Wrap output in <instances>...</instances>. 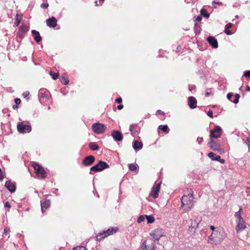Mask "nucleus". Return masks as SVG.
Masks as SVG:
<instances>
[{"instance_id":"7","label":"nucleus","mask_w":250,"mask_h":250,"mask_svg":"<svg viewBox=\"0 0 250 250\" xmlns=\"http://www.w3.org/2000/svg\"><path fill=\"white\" fill-rule=\"evenodd\" d=\"M210 132V139H216L220 138L222 133V129L219 126H215L214 128L212 129H211L209 131Z\"/></svg>"},{"instance_id":"32","label":"nucleus","mask_w":250,"mask_h":250,"mask_svg":"<svg viewBox=\"0 0 250 250\" xmlns=\"http://www.w3.org/2000/svg\"><path fill=\"white\" fill-rule=\"evenodd\" d=\"M49 74L52 76V79L54 80L57 79L59 76V74L58 73L52 71L49 72Z\"/></svg>"},{"instance_id":"64","label":"nucleus","mask_w":250,"mask_h":250,"mask_svg":"<svg viewBox=\"0 0 250 250\" xmlns=\"http://www.w3.org/2000/svg\"><path fill=\"white\" fill-rule=\"evenodd\" d=\"M216 4H221L222 3L221 2H217Z\"/></svg>"},{"instance_id":"43","label":"nucleus","mask_w":250,"mask_h":250,"mask_svg":"<svg viewBox=\"0 0 250 250\" xmlns=\"http://www.w3.org/2000/svg\"><path fill=\"white\" fill-rule=\"evenodd\" d=\"M224 32L228 35H230L232 34L231 31L229 30V29L227 28L225 29Z\"/></svg>"},{"instance_id":"10","label":"nucleus","mask_w":250,"mask_h":250,"mask_svg":"<svg viewBox=\"0 0 250 250\" xmlns=\"http://www.w3.org/2000/svg\"><path fill=\"white\" fill-rule=\"evenodd\" d=\"M95 158L94 156L90 155L86 156L82 161V164L85 167L92 165L95 162Z\"/></svg>"},{"instance_id":"46","label":"nucleus","mask_w":250,"mask_h":250,"mask_svg":"<svg viewBox=\"0 0 250 250\" xmlns=\"http://www.w3.org/2000/svg\"><path fill=\"white\" fill-rule=\"evenodd\" d=\"M155 114L156 115H164L165 114V113H164V112L162 111V110H157Z\"/></svg>"},{"instance_id":"35","label":"nucleus","mask_w":250,"mask_h":250,"mask_svg":"<svg viewBox=\"0 0 250 250\" xmlns=\"http://www.w3.org/2000/svg\"><path fill=\"white\" fill-rule=\"evenodd\" d=\"M240 95L239 94H236L235 95V99L233 101V103L236 104L239 102V99L240 98Z\"/></svg>"},{"instance_id":"26","label":"nucleus","mask_w":250,"mask_h":250,"mask_svg":"<svg viewBox=\"0 0 250 250\" xmlns=\"http://www.w3.org/2000/svg\"><path fill=\"white\" fill-rule=\"evenodd\" d=\"M145 216L146 217V219L147 220V223L148 224H151L154 222L155 219H154L153 216L151 215H145Z\"/></svg>"},{"instance_id":"57","label":"nucleus","mask_w":250,"mask_h":250,"mask_svg":"<svg viewBox=\"0 0 250 250\" xmlns=\"http://www.w3.org/2000/svg\"><path fill=\"white\" fill-rule=\"evenodd\" d=\"M122 99L121 97L118 98L116 99V102L118 104L122 103Z\"/></svg>"},{"instance_id":"41","label":"nucleus","mask_w":250,"mask_h":250,"mask_svg":"<svg viewBox=\"0 0 250 250\" xmlns=\"http://www.w3.org/2000/svg\"><path fill=\"white\" fill-rule=\"evenodd\" d=\"M244 75L247 78H250V70L246 71L244 72Z\"/></svg>"},{"instance_id":"22","label":"nucleus","mask_w":250,"mask_h":250,"mask_svg":"<svg viewBox=\"0 0 250 250\" xmlns=\"http://www.w3.org/2000/svg\"><path fill=\"white\" fill-rule=\"evenodd\" d=\"M50 206V200L45 199V200L42 203H41L42 211L43 212L44 209H48Z\"/></svg>"},{"instance_id":"60","label":"nucleus","mask_w":250,"mask_h":250,"mask_svg":"<svg viewBox=\"0 0 250 250\" xmlns=\"http://www.w3.org/2000/svg\"><path fill=\"white\" fill-rule=\"evenodd\" d=\"M246 90L248 91H250V87L249 85H247Z\"/></svg>"},{"instance_id":"17","label":"nucleus","mask_w":250,"mask_h":250,"mask_svg":"<svg viewBox=\"0 0 250 250\" xmlns=\"http://www.w3.org/2000/svg\"><path fill=\"white\" fill-rule=\"evenodd\" d=\"M5 187L11 193H13L16 191V186L11 181H7L5 183Z\"/></svg>"},{"instance_id":"54","label":"nucleus","mask_w":250,"mask_h":250,"mask_svg":"<svg viewBox=\"0 0 250 250\" xmlns=\"http://www.w3.org/2000/svg\"><path fill=\"white\" fill-rule=\"evenodd\" d=\"M232 24L231 23H229L226 24L225 26V28L229 29L232 27Z\"/></svg>"},{"instance_id":"51","label":"nucleus","mask_w":250,"mask_h":250,"mask_svg":"<svg viewBox=\"0 0 250 250\" xmlns=\"http://www.w3.org/2000/svg\"><path fill=\"white\" fill-rule=\"evenodd\" d=\"M203 138L202 137H198L197 139V141L198 142V144L200 145L201 143L203 142Z\"/></svg>"},{"instance_id":"59","label":"nucleus","mask_w":250,"mask_h":250,"mask_svg":"<svg viewBox=\"0 0 250 250\" xmlns=\"http://www.w3.org/2000/svg\"><path fill=\"white\" fill-rule=\"evenodd\" d=\"M18 108H19L18 105H17V104H15V105H13V109H16Z\"/></svg>"},{"instance_id":"29","label":"nucleus","mask_w":250,"mask_h":250,"mask_svg":"<svg viewBox=\"0 0 250 250\" xmlns=\"http://www.w3.org/2000/svg\"><path fill=\"white\" fill-rule=\"evenodd\" d=\"M201 14L202 16L206 18H208L209 16V14L207 12V10L205 9H202L201 10Z\"/></svg>"},{"instance_id":"16","label":"nucleus","mask_w":250,"mask_h":250,"mask_svg":"<svg viewBox=\"0 0 250 250\" xmlns=\"http://www.w3.org/2000/svg\"><path fill=\"white\" fill-rule=\"evenodd\" d=\"M207 41L212 48H217L218 47V41L215 37L209 36L207 38Z\"/></svg>"},{"instance_id":"38","label":"nucleus","mask_w":250,"mask_h":250,"mask_svg":"<svg viewBox=\"0 0 250 250\" xmlns=\"http://www.w3.org/2000/svg\"><path fill=\"white\" fill-rule=\"evenodd\" d=\"M195 229H196V228H195L193 227H192V226H191V225H190V226L189 227L188 230H189L190 232L194 233H195Z\"/></svg>"},{"instance_id":"19","label":"nucleus","mask_w":250,"mask_h":250,"mask_svg":"<svg viewBox=\"0 0 250 250\" xmlns=\"http://www.w3.org/2000/svg\"><path fill=\"white\" fill-rule=\"evenodd\" d=\"M49 92L48 91H44V90H40L39 91V100L41 102L44 99L47 98L49 97Z\"/></svg>"},{"instance_id":"31","label":"nucleus","mask_w":250,"mask_h":250,"mask_svg":"<svg viewBox=\"0 0 250 250\" xmlns=\"http://www.w3.org/2000/svg\"><path fill=\"white\" fill-rule=\"evenodd\" d=\"M129 169L130 170L132 171H135L137 169V165H135L134 164H130L128 166Z\"/></svg>"},{"instance_id":"39","label":"nucleus","mask_w":250,"mask_h":250,"mask_svg":"<svg viewBox=\"0 0 250 250\" xmlns=\"http://www.w3.org/2000/svg\"><path fill=\"white\" fill-rule=\"evenodd\" d=\"M246 144L249 147V150L250 151V138H248L247 139L246 141H245Z\"/></svg>"},{"instance_id":"27","label":"nucleus","mask_w":250,"mask_h":250,"mask_svg":"<svg viewBox=\"0 0 250 250\" xmlns=\"http://www.w3.org/2000/svg\"><path fill=\"white\" fill-rule=\"evenodd\" d=\"M158 128L164 132H168L169 130L167 125H161Z\"/></svg>"},{"instance_id":"40","label":"nucleus","mask_w":250,"mask_h":250,"mask_svg":"<svg viewBox=\"0 0 250 250\" xmlns=\"http://www.w3.org/2000/svg\"><path fill=\"white\" fill-rule=\"evenodd\" d=\"M20 30L21 32L22 33L25 32L27 30V28L26 26H21V27Z\"/></svg>"},{"instance_id":"8","label":"nucleus","mask_w":250,"mask_h":250,"mask_svg":"<svg viewBox=\"0 0 250 250\" xmlns=\"http://www.w3.org/2000/svg\"><path fill=\"white\" fill-rule=\"evenodd\" d=\"M33 167L35 169L36 174L38 176H41V178H44L46 176V173L44 168L39 164L34 163Z\"/></svg>"},{"instance_id":"11","label":"nucleus","mask_w":250,"mask_h":250,"mask_svg":"<svg viewBox=\"0 0 250 250\" xmlns=\"http://www.w3.org/2000/svg\"><path fill=\"white\" fill-rule=\"evenodd\" d=\"M161 183H159L152 187L151 190L149 193V195L152 197L154 199H156L158 197L159 192L160 191Z\"/></svg>"},{"instance_id":"45","label":"nucleus","mask_w":250,"mask_h":250,"mask_svg":"<svg viewBox=\"0 0 250 250\" xmlns=\"http://www.w3.org/2000/svg\"><path fill=\"white\" fill-rule=\"evenodd\" d=\"M10 232V230L9 229V228H5L4 229V232H3V233L4 234H7L8 233H9V232Z\"/></svg>"},{"instance_id":"36","label":"nucleus","mask_w":250,"mask_h":250,"mask_svg":"<svg viewBox=\"0 0 250 250\" xmlns=\"http://www.w3.org/2000/svg\"><path fill=\"white\" fill-rule=\"evenodd\" d=\"M145 220V216L140 215L137 219V222L138 223H141Z\"/></svg>"},{"instance_id":"6","label":"nucleus","mask_w":250,"mask_h":250,"mask_svg":"<svg viewBox=\"0 0 250 250\" xmlns=\"http://www.w3.org/2000/svg\"><path fill=\"white\" fill-rule=\"evenodd\" d=\"M92 129L94 133L100 134L105 131L106 129V126L103 124L96 123L93 124Z\"/></svg>"},{"instance_id":"3","label":"nucleus","mask_w":250,"mask_h":250,"mask_svg":"<svg viewBox=\"0 0 250 250\" xmlns=\"http://www.w3.org/2000/svg\"><path fill=\"white\" fill-rule=\"evenodd\" d=\"M242 212V208H240L239 211L236 212L235 214V217L237 219V226L236 227V230L237 232L243 230L246 227V223L241 216V213Z\"/></svg>"},{"instance_id":"55","label":"nucleus","mask_w":250,"mask_h":250,"mask_svg":"<svg viewBox=\"0 0 250 250\" xmlns=\"http://www.w3.org/2000/svg\"><path fill=\"white\" fill-rule=\"evenodd\" d=\"M202 17L201 16H198L195 19V21H200L202 20Z\"/></svg>"},{"instance_id":"61","label":"nucleus","mask_w":250,"mask_h":250,"mask_svg":"<svg viewBox=\"0 0 250 250\" xmlns=\"http://www.w3.org/2000/svg\"><path fill=\"white\" fill-rule=\"evenodd\" d=\"M209 94H210V93H209V92H208V91H207V92H206V96H208V95H209Z\"/></svg>"},{"instance_id":"37","label":"nucleus","mask_w":250,"mask_h":250,"mask_svg":"<svg viewBox=\"0 0 250 250\" xmlns=\"http://www.w3.org/2000/svg\"><path fill=\"white\" fill-rule=\"evenodd\" d=\"M73 250H87L85 247L78 246L73 249Z\"/></svg>"},{"instance_id":"24","label":"nucleus","mask_w":250,"mask_h":250,"mask_svg":"<svg viewBox=\"0 0 250 250\" xmlns=\"http://www.w3.org/2000/svg\"><path fill=\"white\" fill-rule=\"evenodd\" d=\"M61 82L64 85H66L69 83V80L67 77L65 76V74H63L61 76L60 78Z\"/></svg>"},{"instance_id":"12","label":"nucleus","mask_w":250,"mask_h":250,"mask_svg":"<svg viewBox=\"0 0 250 250\" xmlns=\"http://www.w3.org/2000/svg\"><path fill=\"white\" fill-rule=\"evenodd\" d=\"M163 232L162 229H157L150 233V236L155 240H159L163 236Z\"/></svg>"},{"instance_id":"4","label":"nucleus","mask_w":250,"mask_h":250,"mask_svg":"<svg viewBox=\"0 0 250 250\" xmlns=\"http://www.w3.org/2000/svg\"><path fill=\"white\" fill-rule=\"evenodd\" d=\"M109 167V166L105 162L100 160L97 164L91 167L90 174H93L92 171L96 172L102 171Z\"/></svg>"},{"instance_id":"15","label":"nucleus","mask_w":250,"mask_h":250,"mask_svg":"<svg viewBox=\"0 0 250 250\" xmlns=\"http://www.w3.org/2000/svg\"><path fill=\"white\" fill-rule=\"evenodd\" d=\"M209 147L213 151H220L221 150L220 145L213 139H211L209 142Z\"/></svg>"},{"instance_id":"20","label":"nucleus","mask_w":250,"mask_h":250,"mask_svg":"<svg viewBox=\"0 0 250 250\" xmlns=\"http://www.w3.org/2000/svg\"><path fill=\"white\" fill-rule=\"evenodd\" d=\"M196 103L197 101L194 97L190 96L188 98V104L190 108H195L196 107Z\"/></svg>"},{"instance_id":"28","label":"nucleus","mask_w":250,"mask_h":250,"mask_svg":"<svg viewBox=\"0 0 250 250\" xmlns=\"http://www.w3.org/2000/svg\"><path fill=\"white\" fill-rule=\"evenodd\" d=\"M137 126V124H132L129 126V130L132 135H134L135 133V129Z\"/></svg>"},{"instance_id":"58","label":"nucleus","mask_w":250,"mask_h":250,"mask_svg":"<svg viewBox=\"0 0 250 250\" xmlns=\"http://www.w3.org/2000/svg\"><path fill=\"white\" fill-rule=\"evenodd\" d=\"M124 107V106L123 104H119L118 106H117V109H122V108H123Z\"/></svg>"},{"instance_id":"42","label":"nucleus","mask_w":250,"mask_h":250,"mask_svg":"<svg viewBox=\"0 0 250 250\" xmlns=\"http://www.w3.org/2000/svg\"><path fill=\"white\" fill-rule=\"evenodd\" d=\"M233 95L232 93H229L228 94H227V99L231 101V98L232 97H233Z\"/></svg>"},{"instance_id":"62","label":"nucleus","mask_w":250,"mask_h":250,"mask_svg":"<svg viewBox=\"0 0 250 250\" xmlns=\"http://www.w3.org/2000/svg\"><path fill=\"white\" fill-rule=\"evenodd\" d=\"M95 5H96V6H97V5H98V1H95Z\"/></svg>"},{"instance_id":"33","label":"nucleus","mask_w":250,"mask_h":250,"mask_svg":"<svg viewBox=\"0 0 250 250\" xmlns=\"http://www.w3.org/2000/svg\"><path fill=\"white\" fill-rule=\"evenodd\" d=\"M18 17H19V15L17 14L16 18V22L15 23L16 24V26H18L21 21V19L22 16H21L20 18H19Z\"/></svg>"},{"instance_id":"14","label":"nucleus","mask_w":250,"mask_h":250,"mask_svg":"<svg viewBox=\"0 0 250 250\" xmlns=\"http://www.w3.org/2000/svg\"><path fill=\"white\" fill-rule=\"evenodd\" d=\"M111 136L116 142H120L123 139V135L122 133L117 130H114L112 131Z\"/></svg>"},{"instance_id":"47","label":"nucleus","mask_w":250,"mask_h":250,"mask_svg":"<svg viewBox=\"0 0 250 250\" xmlns=\"http://www.w3.org/2000/svg\"><path fill=\"white\" fill-rule=\"evenodd\" d=\"M29 91H25V92H24L23 93H22V96L24 97V98H27L28 96H29Z\"/></svg>"},{"instance_id":"1","label":"nucleus","mask_w":250,"mask_h":250,"mask_svg":"<svg viewBox=\"0 0 250 250\" xmlns=\"http://www.w3.org/2000/svg\"><path fill=\"white\" fill-rule=\"evenodd\" d=\"M226 236L225 230L222 228H217L216 230L211 232L208 241L211 244L219 245Z\"/></svg>"},{"instance_id":"18","label":"nucleus","mask_w":250,"mask_h":250,"mask_svg":"<svg viewBox=\"0 0 250 250\" xmlns=\"http://www.w3.org/2000/svg\"><path fill=\"white\" fill-rule=\"evenodd\" d=\"M47 25L50 28H54L57 25V19L52 17L50 18H49L46 21Z\"/></svg>"},{"instance_id":"56","label":"nucleus","mask_w":250,"mask_h":250,"mask_svg":"<svg viewBox=\"0 0 250 250\" xmlns=\"http://www.w3.org/2000/svg\"><path fill=\"white\" fill-rule=\"evenodd\" d=\"M209 227H210V229L212 230V232H213L214 231L216 230L218 228H215L213 226H210Z\"/></svg>"},{"instance_id":"13","label":"nucleus","mask_w":250,"mask_h":250,"mask_svg":"<svg viewBox=\"0 0 250 250\" xmlns=\"http://www.w3.org/2000/svg\"><path fill=\"white\" fill-rule=\"evenodd\" d=\"M208 156L211 160L220 162L221 164H224L225 163V160L223 159H221L220 156L217 155L212 152L208 153Z\"/></svg>"},{"instance_id":"63","label":"nucleus","mask_w":250,"mask_h":250,"mask_svg":"<svg viewBox=\"0 0 250 250\" xmlns=\"http://www.w3.org/2000/svg\"><path fill=\"white\" fill-rule=\"evenodd\" d=\"M217 2H216L215 1H212V4H216Z\"/></svg>"},{"instance_id":"23","label":"nucleus","mask_w":250,"mask_h":250,"mask_svg":"<svg viewBox=\"0 0 250 250\" xmlns=\"http://www.w3.org/2000/svg\"><path fill=\"white\" fill-rule=\"evenodd\" d=\"M133 147L136 150L141 149L143 147V143L137 140H135L133 143Z\"/></svg>"},{"instance_id":"9","label":"nucleus","mask_w":250,"mask_h":250,"mask_svg":"<svg viewBox=\"0 0 250 250\" xmlns=\"http://www.w3.org/2000/svg\"><path fill=\"white\" fill-rule=\"evenodd\" d=\"M17 129L20 133H28L31 131V127L29 125H24L22 123H19L17 125Z\"/></svg>"},{"instance_id":"5","label":"nucleus","mask_w":250,"mask_h":250,"mask_svg":"<svg viewBox=\"0 0 250 250\" xmlns=\"http://www.w3.org/2000/svg\"><path fill=\"white\" fill-rule=\"evenodd\" d=\"M118 229V228H111L110 229H108L106 230H104L102 232H100L96 236L97 240L99 241H101L104 238L107 237V236L109 235H112L114 233H115Z\"/></svg>"},{"instance_id":"48","label":"nucleus","mask_w":250,"mask_h":250,"mask_svg":"<svg viewBox=\"0 0 250 250\" xmlns=\"http://www.w3.org/2000/svg\"><path fill=\"white\" fill-rule=\"evenodd\" d=\"M207 115L209 117L212 118L213 117V112L212 110H208V112H207Z\"/></svg>"},{"instance_id":"2","label":"nucleus","mask_w":250,"mask_h":250,"mask_svg":"<svg viewBox=\"0 0 250 250\" xmlns=\"http://www.w3.org/2000/svg\"><path fill=\"white\" fill-rule=\"evenodd\" d=\"M188 195H184L181 198L182 206L181 207L185 211H188L193 207V191L190 189L188 190Z\"/></svg>"},{"instance_id":"53","label":"nucleus","mask_w":250,"mask_h":250,"mask_svg":"<svg viewBox=\"0 0 250 250\" xmlns=\"http://www.w3.org/2000/svg\"><path fill=\"white\" fill-rule=\"evenodd\" d=\"M4 207L8 208H11L10 204L8 202H6L4 204Z\"/></svg>"},{"instance_id":"34","label":"nucleus","mask_w":250,"mask_h":250,"mask_svg":"<svg viewBox=\"0 0 250 250\" xmlns=\"http://www.w3.org/2000/svg\"><path fill=\"white\" fill-rule=\"evenodd\" d=\"M192 222H191V226H192L193 227L196 228V227H198V225H199V222L196 220H194L193 221L192 220H191Z\"/></svg>"},{"instance_id":"49","label":"nucleus","mask_w":250,"mask_h":250,"mask_svg":"<svg viewBox=\"0 0 250 250\" xmlns=\"http://www.w3.org/2000/svg\"><path fill=\"white\" fill-rule=\"evenodd\" d=\"M21 102V100L19 98H16L15 99V103L16 104H19Z\"/></svg>"},{"instance_id":"30","label":"nucleus","mask_w":250,"mask_h":250,"mask_svg":"<svg viewBox=\"0 0 250 250\" xmlns=\"http://www.w3.org/2000/svg\"><path fill=\"white\" fill-rule=\"evenodd\" d=\"M150 248V246H147L146 244V241L143 242L141 246V249L143 250H149Z\"/></svg>"},{"instance_id":"50","label":"nucleus","mask_w":250,"mask_h":250,"mask_svg":"<svg viewBox=\"0 0 250 250\" xmlns=\"http://www.w3.org/2000/svg\"><path fill=\"white\" fill-rule=\"evenodd\" d=\"M3 175L2 174V171L1 169L0 168V181H1L3 179Z\"/></svg>"},{"instance_id":"25","label":"nucleus","mask_w":250,"mask_h":250,"mask_svg":"<svg viewBox=\"0 0 250 250\" xmlns=\"http://www.w3.org/2000/svg\"><path fill=\"white\" fill-rule=\"evenodd\" d=\"M89 148L92 150H98L99 149V146L94 142L90 143L89 144Z\"/></svg>"},{"instance_id":"21","label":"nucleus","mask_w":250,"mask_h":250,"mask_svg":"<svg viewBox=\"0 0 250 250\" xmlns=\"http://www.w3.org/2000/svg\"><path fill=\"white\" fill-rule=\"evenodd\" d=\"M32 35L34 37V39L37 42H39L42 41V37L40 36V34L39 32L35 30H32L31 31Z\"/></svg>"},{"instance_id":"52","label":"nucleus","mask_w":250,"mask_h":250,"mask_svg":"<svg viewBox=\"0 0 250 250\" xmlns=\"http://www.w3.org/2000/svg\"><path fill=\"white\" fill-rule=\"evenodd\" d=\"M149 250H156V247L153 243H151Z\"/></svg>"},{"instance_id":"44","label":"nucleus","mask_w":250,"mask_h":250,"mask_svg":"<svg viewBox=\"0 0 250 250\" xmlns=\"http://www.w3.org/2000/svg\"><path fill=\"white\" fill-rule=\"evenodd\" d=\"M49 6V4L48 3H43L41 4V7L42 8H47Z\"/></svg>"}]
</instances>
